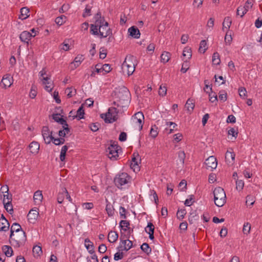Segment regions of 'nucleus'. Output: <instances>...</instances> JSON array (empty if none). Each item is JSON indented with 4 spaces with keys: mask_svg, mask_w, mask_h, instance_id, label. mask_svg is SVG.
I'll return each instance as SVG.
<instances>
[{
    "mask_svg": "<svg viewBox=\"0 0 262 262\" xmlns=\"http://www.w3.org/2000/svg\"><path fill=\"white\" fill-rule=\"evenodd\" d=\"M114 97L117 101L121 102L122 104H125L130 101V94L127 88L123 86L116 88L114 91Z\"/></svg>",
    "mask_w": 262,
    "mask_h": 262,
    "instance_id": "nucleus-1",
    "label": "nucleus"
},
{
    "mask_svg": "<svg viewBox=\"0 0 262 262\" xmlns=\"http://www.w3.org/2000/svg\"><path fill=\"white\" fill-rule=\"evenodd\" d=\"M27 241V235L24 231H19L13 233V236L10 235L9 243L14 248H19L25 245Z\"/></svg>",
    "mask_w": 262,
    "mask_h": 262,
    "instance_id": "nucleus-2",
    "label": "nucleus"
},
{
    "mask_svg": "<svg viewBox=\"0 0 262 262\" xmlns=\"http://www.w3.org/2000/svg\"><path fill=\"white\" fill-rule=\"evenodd\" d=\"M136 60V57L133 55L127 56L122 65V69L124 73H126L128 76L133 74L135 70V64L134 61Z\"/></svg>",
    "mask_w": 262,
    "mask_h": 262,
    "instance_id": "nucleus-3",
    "label": "nucleus"
},
{
    "mask_svg": "<svg viewBox=\"0 0 262 262\" xmlns=\"http://www.w3.org/2000/svg\"><path fill=\"white\" fill-rule=\"evenodd\" d=\"M214 202L217 207H222L226 202L225 192L222 187H218L213 191Z\"/></svg>",
    "mask_w": 262,
    "mask_h": 262,
    "instance_id": "nucleus-4",
    "label": "nucleus"
},
{
    "mask_svg": "<svg viewBox=\"0 0 262 262\" xmlns=\"http://www.w3.org/2000/svg\"><path fill=\"white\" fill-rule=\"evenodd\" d=\"M119 111L115 107H111L108 109L105 114L100 115V117L103 119L106 123H112L116 121L118 119Z\"/></svg>",
    "mask_w": 262,
    "mask_h": 262,
    "instance_id": "nucleus-5",
    "label": "nucleus"
},
{
    "mask_svg": "<svg viewBox=\"0 0 262 262\" xmlns=\"http://www.w3.org/2000/svg\"><path fill=\"white\" fill-rule=\"evenodd\" d=\"M120 148L118 145V143L113 140L111 141V144L106 149V152L107 154L108 157L112 160H116L118 157V148Z\"/></svg>",
    "mask_w": 262,
    "mask_h": 262,
    "instance_id": "nucleus-6",
    "label": "nucleus"
},
{
    "mask_svg": "<svg viewBox=\"0 0 262 262\" xmlns=\"http://www.w3.org/2000/svg\"><path fill=\"white\" fill-rule=\"evenodd\" d=\"M130 179V177L127 173L123 172L116 177L114 182L118 188H121L122 186L128 183Z\"/></svg>",
    "mask_w": 262,
    "mask_h": 262,
    "instance_id": "nucleus-7",
    "label": "nucleus"
},
{
    "mask_svg": "<svg viewBox=\"0 0 262 262\" xmlns=\"http://www.w3.org/2000/svg\"><path fill=\"white\" fill-rule=\"evenodd\" d=\"M99 36L101 38H105L112 34V29L108 27V23H101L99 24Z\"/></svg>",
    "mask_w": 262,
    "mask_h": 262,
    "instance_id": "nucleus-8",
    "label": "nucleus"
},
{
    "mask_svg": "<svg viewBox=\"0 0 262 262\" xmlns=\"http://www.w3.org/2000/svg\"><path fill=\"white\" fill-rule=\"evenodd\" d=\"M38 209L37 208H34L30 210L27 215L28 220L30 223H34L37 220L39 215Z\"/></svg>",
    "mask_w": 262,
    "mask_h": 262,
    "instance_id": "nucleus-9",
    "label": "nucleus"
},
{
    "mask_svg": "<svg viewBox=\"0 0 262 262\" xmlns=\"http://www.w3.org/2000/svg\"><path fill=\"white\" fill-rule=\"evenodd\" d=\"M205 164H206L207 169L210 168L211 170H213L216 168V159L214 156H210L206 160Z\"/></svg>",
    "mask_w": 262,
    "mask_h": 262,
    "instance_id": "nucleus-10",
    "label": "nucleus"
},
{
    "mask_svg": "<svg viewBox=\"0 0 262 262\" xmlns=\"http://www.w3.org/2000/svg\"><path fill=\"white\" fill-rule=\"evenodd\" d=\"M13 80L12 77L10 75H6L3 77L1 82V85L3 88L6 89L10 87L12 84V81Z\"/></svg>",
    "mask_w": 262,
    "mask_h": 262,
    "instance_id": "nucleus-11",
    "label": "nucleus"
},
{
    "mask_svg": "<svg viewBox=\"0 0 262 262\" xmlns=\"http://www.w3.org/2000/svg\"><path fill=\"white\" fill-rule=\"evenodd\" d=\"M134 116L135 119H136L137 120V122L139 124V130H141L144 123V115L142 112H138L135 114Z\"/></svg>",
    "mask_w": 262,
    "mask_h": 262,
    "instance_id": "nucleus-12",
    "label": "nucleus"
},
{
    "mask_svg": "<svg viewBox=\"0 0 262 262\" xmlns=\"http://www.w3.org/2000/svg\"><path fill=\"white\" fill-rule=\"evenodd\" d=\"M35 35L36 34L33 35L29 32L25 31L20 34L19 38L21 41L28 43L31 37H34Z\"/></svg>",
    "mask_w": 262,
    "mask_h": 262,
    "instance_id": "nucleus-13",
    "label": "nucleus"
},
{
    "mask_svg": "<svg viewBox=\"0 0 262 262\" xmlns=\"http://www.w3.org/2000/svg\"><path fill=\"white\" fill-rule=\"evenodd\" d=\"M139 155L138 152H134L133 155L132 159V162L130 164V167L134 171H139V166L137 160V157H139Z\"/></svg>",
    "mask_w": 262,
    "mask_h": 262,
    "instance_id": "nucleus-14",
    "label": "nucleus"
},
{
    "mask_svg": "<svg viewBox=\"0 0 262 262\" xmlns=\"http://www.w3.org/2000/svg\"><path fill=\"white\" fill-rule=\"evenodd\" d=\"M129 35L134 38H139L140 32L138 28L136 26H132L128 29Z\"/></svg>",
    "mask_w": 262,
    "mask_h": 262,
    "instance_id": "nucleus-15",
    "label": "nucleus"
},
{
    "mask_svg": "<svg viewBox=\"0 0 262 262\" xmlns=\"http://www.w3.org/2000/svg\"><path fill=\"white\" fill-rule=\"evenodd\" d=\"M29 147L31 153L36 154L39 149V144L37 142L33 141L30 144Z\"/></svg>",
    "mask_w": 262,
    "mask_h": 262,
    "instance_id": "nucleus-16",
    "label": "nucleus"
},
{
    "mask_svg": "<svg viewBox=\"0 0 262 262\" xmlns=\"http://www.w3.org/2000/svg\"><path fill=\"white\" fill-rule=\"evenodd\" d=\"M59 116H60V113L53 114L52 116V119L61 125H66V120L63 118V116H61V117H59Z\"/></svg>",
    "mask_w": 262,
    "mask_h": 262,
    "instance_id": "nucleus-17",
    "label": "nucleus"
},
{
    "mask_svg": "<svg viewBox=\"0 0 262 262\" xmlns=\"http://www.w3.org/2000/svg\"><path fill=\"white\" fill-rule=\"evenodd\" d=\"M19 231V232H20V231H24L22 229L20 225L17 223H14L10 228V235L11 236H13V233H17V232Z\"/></svg>",
    "mask_w": 262,
    "mask_h": 262,
    "instance_id": "nucleus-18",
    "label": "nucleus"
},
{
    "mask_svg": "<svg viewBox=\"0 0 262 262\" xmlns=\"http://www.w3.org/2000/svg\"><path fill=\"white\" fill-rule=\"evenodd\" d=\"M107 238L110 243H115L118 238V234L116 231H111L108 233Z\"/></svg>",
    "mask_w": 262,
    "mask_h": 262,
    "instance_id": "nucleus-19",
    "label": "nucleus"
},
{
    "mask_svg": "<svg viewBox=\"0 0 262 262\" xmlns=\"http://www.w3.org/2000/svg\"><path fill=\"white\" fill-rule=\"evenodd\" d=\"M248 6L245 5L244 7L240 6L237 9L236 15H240L241 17H243L248 11Z\"/></svg>",
    "mask_w": 262,
    "mask_h": 262,
    "instance_id": "nucleus-20",
    "label": "nucleus"
},
{
    "mask_svg": "<svg viewBox=\"0 0 262 262\" xmlns=\"http://www.w3.org/2000/svg\"><path fill=\"white\" fill-rule=\"evenodd\" d=\"M30 10L27 7H23L20 10V15L19 16V18L22 20L25 19L27 18L29 15L28 14Z\"/></svg>",
    "mask_w": 262,
    "mask_h": 262,
    "instance_id": "nucleus-21",
    "label": "nucleus"
},
{
    "mask_svg": "<svg viewBox=\"0 0 262 262\" xmlns=\"http://www.w3.org/2000/svg\"><path fill=\"white\" fill-rule=\"evenodd\" d=\"M33 199L36 204H40L42 200L43 199L41 191H36L34 194Z\"/></svg>",
    "mask_w": 262,
    "mask_h": 262,
    "instance_id": "nucleus-22",
    "label": "nucleus"
},
{
    "mask_svg": "<svg viewBox=\"0 0 262 262\" xmlns=\"http://www.w3.org/2000/svg\"><path fill=\"white\" fill-rule=\"evenodd\" d=\"M2 251L5 255L7 257H10L13 254V250L11 247L8 245H5L2 247Z\"/></svg>",
    "mask_w": 262,
    "mask_h": 262,
    "instance_id": "nucleus-23",
    "label": "nucleus"
},
{
    "mask_svg": "<svg viewBox=\"0 0 262 262\" xmlns=\"http://www.w3.org/2000/svg\"><path fill=\"white\" fill-rule=\"evenodd\" d=\"M83 104H82L77 111V114L76 116H73V119L75 118H78V120H79L81 119L84 118V111L83 109Z\"/></svg>",
    "mask_w": 262,
    "mask_h": 262,
    "instance_id": "nucleus-24",
    "label": "nucleus"
},
{
    "mask_svg": "<svg viewBox=\"0 0 262 262\" xmlns=\"http://www.w3.org/2000/svg\"><path fill=\"white\" fill-rule=\"evenodd\" d=\"M99 24H91L90 25V33L94 35H99Z\"/></svg>",
    "mask_w": 262,
    "mask_h": 262,
    "instance_id": "nucleus-25",
    "label": "nucleus"
},
{
    "mask_svg": "<svg viewBox=\"0 0 262 262\" xmlns=\"http://www.w3.org/2000/svg\"><path fill=\"white\" fill-rule=\"evenodd\" d=\"M106 202L107 203L105 210L109 216H112L114 214V209L111 204L108 202L107 199H106Z\"/></svg>",
    "mask_w": 262,
    "mask_h": 262,
    "instance_id": "nucleus-26",
    "label": "nucleus"
},
{
    "mask_svg": "<svg viewBox=\"0 0 262 262\" xmlns=\"http://www.w3.org/2000/svg\"><path fill=\"white\" fill-rule=\"evenodd\" d=\"M235 155L233 152L227 151L225 155V159L227 162L233 163L235 159Z\"/></svg>",
    "mask_w": 262,
    "mask_h": 262,
    "instance_id": "nucleus-27",
    "label": "nucleus"
},
{
    "mask_svg": "<svg viewBox=\"0 0 262 262\" xmlns=\"http://www.w3.org/2000/svg\"><path fill=\"white\" fill-rule=\"evenodd\" d=\"M3 202L4 205L5 209L9 212L10 214H12L13 212V209L12 205L11 203V201H8L7 202H5V199H3Z\"/></svg>",
    "mask_w": 262,
    "mask_h": 262,
    "instance_id": "nucleus-28",
    "label": "nucleus"
},
{
    "mask_svg": "<svg viewBox=\"0 0 262 262\" xmlns=\"http://www.w3.org/2000/svg\"><path fill=\"white\" fill-rule=\"evenodd\" d=\"M83 60V56L82 55H78L75 58L72 64H74V68H76L81 64Z\"/></svg>",
    "mask_w": 262,
    "mask_h": 262,
    "instance_id": "nucleus-29",
    "label": "nucleus"
},
{
    "mask_svg": "<svg viewBox=\"0 0 262 262\" xmlns=\"http://www.w3.org/2000/svg\"><path fill=\"white\" fill-rule=\"evenodd\" d=\"M129 222L126 220H121L119 223V227L124 231H126L127 229L129 228Z\"/></svg>",
    "mask_w": 262,
    "mask_h": 262,
    "instance_id": "nucleus-30",
    "label": "nucleus"
},
{
    "mask_svg": "<svg viewBox=\"0 0 262 262\" xmlns=\"http://www.w3.org/2000/svg\"><path fill=\"white\" fill-rule=\"evenodd\" d=\"M32 251L35 257L39 256L42 253L41 247L40 246L36 245L34 246Z\"/></svg>",
    "mask_w": 262,
    "mask_h": 262,
    "instance_id": "nucleus-31",
    "label": "nucleus"
},
{
    "mask_svg": "<svg viewBox=\"0 0 262 262\" xmlns=\"http://www.w3.org/2000/svg\"><path fill=\"white\" fill-rule=\"evenodd\" d=\"M186 212V210L185 208L179 209L177 213V219L180 221H182L184 218Z\"/></svg>",
    "mask_w": 262,
    "mask_h": 262,
    "instance_id": "nucleus-32",
    "label": "nucleus"
},
{
    "mask_svg": "<svg viewBox=\"0 0 262 262\" xmlns=\"http://www.w3.org/2000/svg\"><path fill=\"white\" fill-rule=\"evenodd\" d=\"M170 53L168 52H164L161 55V62L163 63L167 62L170 59Z\"/></svg>",
    "mask_w": 262,
    "mask_h": 262,
    "instance_id": "nucleus-33",
    "label": "nucleus"
},
{
    "mask_svg": "<svg viewBox=\"0 0 262 262\" xmlns=\"http://www.w3.org/2000/svg\"><path fill=\"white\" fill-rule=\"evenodd\" d=\"M68 149V147L67 145H64L62 147L60 154V160L63 162L65 160L66 152Z\"/></svg>",
    "mask_w": 262,
    "mask_h": 262,
    "instance_id": "nucleus-34",
    "label": "nucleus"
},
{
    "mask_svg": "<svg viewBox=\"0 0 262 262\" xmlns=\"http://www.w3.org/2000/svg\"><path fill=\"white\" fill-rule=\"evenodd\" d=\"M212 62L213 64L219 65L221 62L220 55L217 52H215L212 55Z\"/></svg>",
    "mask_w": 262,
    "mask_h": 262,
    "instance_id": "nucleus-35",
    "label": "nucleus"
},
{
    "mask_svg": "<svg viewBox=\"0 0 262 262\" xmlns=\"http://www.w3.org/2000/svg\"><path fill=\"white\" fill-rule=\"evenodd\" d=\"M140 248L144 253H146L147 255H148L151 252V248L149 246V245L146 243H143L141 246Z\"/></svg>",
    "mask_w": 262,
    "mask_h": 262,
    "instance_id": "nucleus-36",
    "label": "nucleus"
},
{
    "mask_svg": "<svg viewBox=\"0 0 262 262\" xmlns=\"http://www.w3.org/2000/svg\"><path fill=\"white\" fill-rule=\"evenodd\" d=\"M65 93H67L68 98H71L76 95V90L72 87L68 88L66 89Z\"/></svg>",
    "mask_w": 262,
    "mask_h": 262,
    "instance_id": "nucleus-37",
    "label": "nucleus"
},
{
    "mask_svg": "<svg viewBox=\"0 0 262 262\" xmlns=\"http://www.w3.org/2000/svg\"><path fill=\"white\" fill-rule=\"evenodd\" d=\"M67 19V17L64 15H61L60 16H58L56 18L55 21L59 26H61L64 23L66 22Z\"/></svg>",
    "mask_w": 262,
    "mask_h": 262,
    "instance_id": "nucleus-38",
    "label": "nucleus"
},
{
    "mask_svg": "<svg viewBox=\"0 0 262 262\" xmlns=\"http://www.w3.org/2000/svg\"><path fill=\"white\" fill-rule=\"evenodd\" d=\"M199 216L196 213V211H194V212H192L190 213V214L189 216V218H188L189 223L190 224H192L193 223V222L195 221L199 220Z\"/></svg>",
    "mask_w": 262,
    "mask_h": 262,
    "instance_id": "nucleus-39",
    "label": "nucleus"
},
{
    "mask_svg": "<svg viewBox=\"0 0 262 262\" xmlns=\"http://www.w3.org/2000/svg\"><path fill=\"white\" fill-rule=\"evenodd\" d=\"M183 56L184 57H187L188 59H190L191 56H192L191 48H189L188 47H185L184 49V50H183Z\"/></svg>",
    "mask_w": 262,
    "mask_h": 262,
    "instance_id": "nucleus-40",
    "label": "nucleus"
},
{
    "mask_svg": "<svg viewBox=\"0 0 262 262\" xmlns=\"http://www.w3.org/2000/svg\"><path fill=\"white\" fill-rule=\"evenodd\" d=\"M9 228V223L8 221H0V230L6 231Z\"/></svg>",
    "mask_w": 262,
    "mask_h": 262,
    "instance_id": "nucleus-41",
    "label": "nucleus"
},
{
    "mask_svg": "<svg viewBox=\"0 0 262 262\" xmlns=\"http://www.w3.org/2000/svg\"><path fill=\"white\" fill-rule=\"evenodd\" d=\"M185 106L187 107V110L189 112L192 111L194 107V104L193 102V100L188 99L186 102Z\"/></svg>",
    "mask_w": 262,
    "mask_h": 262,
    "instance_id": "nucleus-42",
    "label": "nucleus"
},
{
    "mask_svg": "<svg viewBox=\"0 0 262 262\" xmlns=\"http://www.w3.org/2000/svg\"><path fill=\"white\" fill-rule=\"evenodd\" d=\"M219 98L220 101L225 102L227 99V94L225 90L220 91L219 93Z\"/></svg>",
    "mask_w": 262,
    "mask_h": 262,
    "instance_id": "nucleus-43",
    "label": "nucleus"
},
{
    "mask_svg": "<svg viewBox=\"0 0 262 262\" xmlns=\"http://www.w3.org/2000/svg\"><path fill=\"white\" fill-rule=\"evenodd\" d=\"M157 130L158 127L156 125H152L151 126L149 134L152 138H155L156 137H157L158 134Z\"/></svg>",
    "mask_w": 262,
    "mask_h": 262,
    "instance_id": "nucleus-44",
    "label": "nucleus"
},
{
    "mask_svg": "<svg viewBox=\"0 0 262 262\" xmlns=\"http://www.w3.org/2000/svg\"><path fill=\"white\" fill-rule=\"evenodd\" d=\"M207 43L205 40H202L200 43V47L199 49L201 53H204L207 50Z\"/></svg>",
    "mask_w": 262,
    "mask_h": 262,
    "instance_id": "nucleus-45",
    "label": "nucleus"
},
{
    "mask_svg": "<svg viewBox=\"0 0 262 262\" xmlns=\"http://www.w3.org/2000/svg\"><path fill=\"white\" fill-rule=\"evenodd\" d=\"M155 226L151 222H148L147 226L145 228V231L147 233H154Z\"/></svg>",
    "mask_w": 262,
    "mask_h": 262,
    "instance_id": "nucleus-46",
    "label": "nucleus"
},
{
    "mask_svg": "<svg viewBox=\"0 0 262 262\" xmlns=\"http://www.w3.org/2000/svg\"><path fill=\"white\" fill-rule=\"evenodd\" d=\"M94 18L95 19V23L96 24H100L101 23H103L104 21V18L102 19L101 14L100 11L98 12L97 14L95 15Z\"/></svg>",
    "mask_w": 262,
    "mask_h": 262,
    "instance_id": "nucleus-47",
    "label": "nucleus"
},
{
    "mask_svg": "<svg viewBox=\"0 0 262 262\" xmlns=\"http://www.w3.org/2000/svg\"><path fill=\"white\" fill-rule=\"evenodd\" d=\"M62 190V192H59L57 197V202L59 204H61L63 202L66 195V192L63 191V188Z\"/></svg>",
    "mask_w": 262,
    "mask_h": 262,
    "instance_id": "nucleus-48",
    "label": "nucleus"
},
{
    "mask_svg": "<svg viewBox=\"0 0 262 262\" xmlns=\"http://www.w3.org/2000/svg\"><path fill=\"white\" fill-rule=\"evenodd\" d=\"M41 132L42 136L43 138L48 136H50L51 131L50 130L49 127L48 126H44L42 128Z\"/></svg>",
    "mask_w": 262,
    "mask_h": 262,
    "instance_id": "nucleus-49",
    "label": "nucleus"
},
{
    "mask_svg": "<svg viewBox=\"0 0 262 262\" xmlns=\"http://www.w3.org/2000/svg\"><path fill=\"white\" fill-rule=\"evenodd\" d=\"M178 159L182 165L184 164L185 159V154L184 151H179L178 153Z\"/></svg>",
    "mask_w": 262,
    "mask_h": 262,
    "instance_id": "nucleus-50",
    "label": "nucleus"
},
{
    "mask_svg": "<svg viewBox=\"0 0 262 262\" xmlns=\"http://www.w3.org/2000/svg\"><path fill=\"white\" fill-rule=\"evenodd\" d=\"M244 186V182L242 180H237L236 181V188L238 191L243 190Z\"/></svg>",
    "mask_w": 262,
    "mask_h": 262,
    "instance_id": "nucleus-51",
    "label": "nucleus"
},
{
    "mask_svg": "<svg viewBox=\"0 0 262 262\" xmlns=\"http://www.w3.org/2000/svg\"><path fill=\"white\" fill-rule=\"evenodd\" d=\"M206 93H209V101L213 103L214 102H216L217 101V97L215 93L211 92V93H209L208 91H206Z\"/></svg>",
    "mask_w": 262,
    "mask_h": 262,
    "instance_id": "nucleus-52",
    "label": "nucleus"
},
{
    "mask_svg": "<svg viewBox=\"0 0 262 262\" xmlns=\"http://www.w3.org/2000/svg\"><path fill=\"white\" fill-rule=\"evenodd\" d=\"M232 23V20L230 17H226L223 23V27L227 26V29H229Z\"/></svg>",
    "mask_w": 262,
    "mask_h": 262,
    "instance_id": "nucleus-53",
    "label": "nucleus"
},
{
    "mask_svg": "<svg viewBox=\"0 0 262 262\" xmlns=\"http://www.w3.org/2000/svg\"><path fill=\"white\" fill-rule=\"evenodd\" d=\"M238 92L239 96L245 99L247 96V91L246 89L244 87H241L238 89Z\"/></svg>",
    "mask_w": 262,
    "mask_h": 262,
    "instance_id": "nucleus-54",
    "label": "nucleus"
},
{
    "mask_svg": "<svg viewBox=\"0 0 262 262\" xmlns=\"http://www.w3.org/2000/svg\"><path fill=\"white\" fill-rule=\"evenodd\" d=\"M251 229L250 224L247 223L244 225L243 232L244 234H248L250 233Z\"/></svg>",
    "mask_w": 262,
    "mask_h": 262,
    "instance_id": "nucleus-55",
    "label": "nucleus"
},
{
    "mask_svg": "<svg viewBox=\"0 0 262 262\" xmlns=\"http://www.w3.org/2000/svg\"><path fill=\"white\" fill-rule=\"evenodd\" d=\"M100 125L99 123H93L90 124V128L92 132H95L99 129Z\"/></svg>",
    "mask_w": 262,
    "mask_h": 262,
    "instance_id": "nucleus-56",
    "label": "nucleus"
},
{
    "mask_svg": "<svg viewBox=\"0 0 262 262\" xmlns=\"http://www.w3.org/2000/svg\"><path fill=\"white\" fill-rule=\"evenodd\" d=\"M92 6H90L89 5H87L86 6V7L84 10V12L82 14V16L83 17H85L88 16H90L91 15V11Z\"/></svg>",
    "mask_w": 262,
    "mask_h": 262,
    "instance_id": "nucleus-57",
    "label": "nucleus"
},
{
    "mask_svg": "<svg viewBox=\"0 0 262 262\" xmlns=\"http://www.w3.org/2000/svg\"><path fill=\"white\" fill-rule=\"evenodd\" d=\"M167 92V88L166 86H162L161 85L159 88V94L160 96H165Z\"/></svg>",
    "mask_w": 262,
    "mask_h": 262,
    "instance_id": "nucleus-58",
    "label": "nucleus"
},
{
    "mask_svg": "<svg viewBox=\"0 0 262 262\" xmlns=\"http://www.w3.org/2000/svg\"><path fill=\"white\" fill-rule=\"evenodd\" d=\"M188 69H189V67H188V64L187 62V60H186L184 61V63L182 64V68L181 69V72L185 73L187 71Z\"/></svg>",
    "mask_w": 262,
    "mask_h": 262,
    "instance_id": "nucleus-59",
    "label": "nucleus"
},
{
    "mask_svg": "<svg viewBox=\"0 0 262 262\" xmlns=\"http://www.w3.org/2000/svg\"><path fill=\"white\" fill-rule=\"evenodd\" d=\"M119 211L120 217L123 219H126L127 217L125 214L126 209L125 208L122 206H120L119 208Z\"/></svg>",
    "mask_w": 262,
    "mask_h": 262,
    "instance_id": "nucleus-60",
    "label": "nucleus"
},
{
    "mask_svg": "<svg viewBox=\"0 0 262 262\" xmlns=\"http://www.w3.org/2000/svg\"><path fill=\"white\" fill-rule=\"evenodd\" d=\"M232 40V38L231 37V33L229 35H228V32H226V35L225 36V41L226 43L230 45Z\"/></svg>",
    "mask_w": 262,
    "mask_h": 262,
    "instance_id": "nucleus-61",
    "label": "nucleus"
},
{
    "mask_svg": "<svg viewBox=\"0 0 262 262\" xmlns=\"http://www.w3.org/2000/svg\"><path fill=\"white\" fill-rule=\"evenodd\" d=\"M123 257V253L122 252H118L114 254V259L115 260L122 259Z\"/></svg>",
    "mask_w": 262,
    "mask_h": 262,
    "instance_id": "nucleus-62",
    "label": "nucleus"
},
{
    "mask_svg": "<svg viewBox=\"0 0 262 262\" xmlns=\"http://www.w3.org/2000/svg\"><path fill=\"white\" fill-rule=\"evenodd\" d=\"M111 71V66L109 64H104L102 66V71H104V74L109 73Z\"/></svg>",
    "mask_w": 262,
    "mask_h": 262,
    "instance_id": "nucleus-63",
    "label": "nucleus"
},
{
    "mask_svg": "<svg viewBox=\"0 0 262 262\" xmlns=\"http://www.w3.org/2000/svg\"><path fill=\"white\" fill-rule=\"evenodd\" d=\"M107 250V247L104 244H101L98 247V251L100 253H104Z\"/></svg>",
    "mask_w": 262,
    "mask_h": 262,
    "instance_id": "nucleus-64",
    "label": "nucleus"
}]
</instances>
